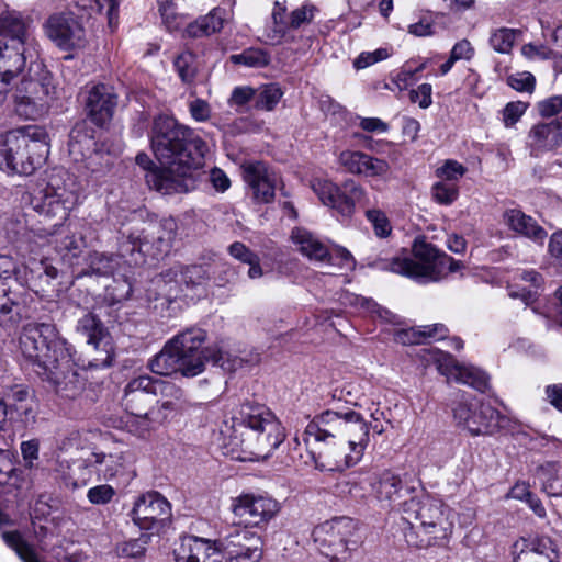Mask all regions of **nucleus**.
<instances>
[{"instance_id":"nucleus-1","label":"nucleus","mask_w":562,"mask_h":562,"mask_svg":"<svg viewBox=\"0 0 562 562\" xmlns=\"http://www.w3.org/2000/svg\"><path fill=\"white\" fill-rule=\"evenodd\" d=\"M150 145L165 169L151 170L146 182L162 194L186 193L196 187L203 175L206 143L189 126L169 115L153 121Z\"/></svg>"},{"instance_id":"nucleus-2","label":"nucleus","mask_w":562,"mask_h":562,"mask_svg":"<svg viewBox=\"0 0 562 562\" xmlns=\"http://www.w3.org/2000/svg\"><path fill=\"white\" fill-rule=\"evenodd\" d=\"M23 356L36 367L38 374L52 381L57 392L74 397L80 390L77 373L72 371V348L50 323H30L20 336Z\"/></svg>"},{"instance_id":"nucleus-3","label":"nucleus","mask_w":562,"mask_h":562,"mask_svg":"<svg viewBox=\"0 0 562 562\" xmlns=\"http://www.w3.org/2000/svg\"><path fill=\"white\" fill-rule=\"evenodd\" d=\"M182 396V390L169 381L148 375L131 380L123 396V405L128 414V431L143 437L164 425L178 409Z\"/></svg>"},{"instance_id":"nucleus-4","label":"nucleus","mask_w":562,"mask_h":562,"mask_svg":"<svg viewBox=\"0 0 562 562\" xmlns=\"http://www.w3.org/2000/svg\"><path fill=\"white\" fill-rule=\"evenodd\" d=\"M49 138L38 125H26L0 136V169L8 175L30 176L46 160Z\"/></svg>"},{"instance_id":"nucleus-5","label":"nucleus","mask_w":562,"mask_h":562,"mask_svg":"<svg viewBox=\"0 0 562 562\" xmlns=\"http://www.w3.org/2000/svg\"><path fill=\"white\" fill-rule=\"evenodd\" d=\"M374 265L379 269L411 278L419 283L439 282L462 267L460 261L440 251L424 237L415 239L412 256L404 254L392 259H379Z\"/></svg>"},{"instance_id":"nucleus-6","label":"nucleus","mask_w":562,"mask_h":562,"mask_svg":"<svg viewBox=\"0 0 562 562\" xmlns=\"http://www.w3.org/2000/svg\"><path fill=\"white\" fill-rule=\"evenodd\" d=\"M81 203L80 186L67 172L50 177L47 184L31 199L35 212L48 218L67 220L71 210Z\"/></svg>"},{"instance_id":"nucleus-7","label":"nucleus","mask_w":562,"mask_h":562,"mask_svg":"<svg viewBox=\"0 0 562 562\" xmlns=\"http://www.w3.org/2000/svg\"><path fill=\"white\" fill-rule=\"evenodd\" d=\"M319 552L331 562H345L361 543L359 524L346 516L326 520L313 530Z\"/></svg>"},{"instance_id":"nucleus-8","label":"nucleus","mask_w":562,"mask_h":562,"mask_svg":"<svg viewBox=\"0 0 562 562\" xmlns=\"http://www.w3.org/2000/svg\"><path fill=\"white\" fill-rule=\"evenodd\" d=\"M405 519H414L429 544H445L453 530L452 510L439 499L411 497L403 503Z\"/></svg>"},{"instance_id":"nucleus-9","label":"nucleus","mask_w":562,"mask_h":562,"mask_svg":"<svg viewBox=\"0 0 562 562\" xmlns=\"http://www.w3.org/2000/svg\"><path fill=\"white\" fill-rule=\"evenodd\" d=\"M10 92L16 114L24 119H35L43 111L48 89L32 78L22 77L19 80L0 74V105L8 99Z\"/></svg>"},{"instance_id":"nucleus-10","label":"nucleus","mask_w":562,"mask_h":562,"mask_svg":"<svg viewBox=\"0 0 562 562\" xmlns=\"http://www.w3.org/2000/svg\"><path fill=\"white\" fill-rule=\"evenodd\" d=\"M206 333L199 327H190L175 336L171 341L182 357L184 376H195L204 371L205 362L223 366V352L217 346L202 348Z\"/></svg>"},{"instance_id":"nucleus-11","label":"nucleus","mask_w":562,"mask_h":562,"mask_svg":"<svg viewBox=\"0 0 562 562\" xmlns=\"http://www.w3.org/2000/svg\"><path fill=\"white\" fill-rule=\"evenodd\" d=\"M247 427L260 435L262 445L278 448L285 438L284 428L274 414L263 405L246 403L232 416V428Z\"/></svg>"},{"instance_id":"nucleus-12","label":"nucleus","mask_w":562,"mask_h":562,"mask_svg":"<svg viewBox=\"0 0 562 562\" xmlns=\"http://www.w3.org/2000/svg\"><path fill=\"white\" fill-rule=\"evenodd\" d=\"M235 525L244 528H263L281 510L280 503L267 494L243 493L232 499Z\"/></svg>"},{"instance_id":"nucleus-13","label":"nucleus","mask_w":562,"mask_h":562,"mask_svg":"<svg viewBox=\"0 0 562 562\" xmlns=\"http://www.w3.org/2000/svg\"><path fill=\"white\" fill-rule=\"evenodd\" d=\"M312 188L324 205L344 217H350L355 213L356 203H362L367 198L366 190L353 180L338 187L329 180L318 179L313 181Z\"/></svg>"},{"instance_id":"nucleus-14","label":"nucleus","mask_w":562,"mask_h":562,"mask_svg":"<svg viewBox=\"0 0 562 562\" xmlns=\"http://www.w3.org/2000/svg\"><path fill=\"white\" fill-rule=\"evenodd\" d=\"M46 36L61 50L70 52L86 47L87 31L81 20L72 12H57L44 23Z\"/></svg>"},{"instance_id":"nucleus-15","label":"nucleus","mask_w":562,"mask_h":562,"mask_svg":"<svg viewBox=\"0 0 562 562\" xmlns=\"http://www.w3.org/2000/svg\"><path fill=\"white\" fill-rule=\"evenodd\" d=\"M218 548L227 562H259L262 541L259 535L241 526H235L221 539Z\"/></svg>"},{"instance_id":"nucleus-16","label":"nucleus","mask_w":562,"mask_h":562,"mask_svg":"<svg viewBox=\"0 0 562 562\" xmlns=\"http://www.w3.org/2000/svg\"><path fill=\"white\" fill-rule=\"evenodd\" d=\"M422 352L423 359L428 363L436 364L438 371L448 379H453L481 392L487 389L488 379L481 370L471 366H461L450 353L437 348L423 349Z\"/></svg>"},{"instance_id":"nucleus-17","label":"nucleus","mask_w":562,"mask_h":562,"mask_svg":"<svg viewBox=\"0 0 562 562\" xmlns=\"http://www.w3.org/2000/svg\"><path fill=\"white\" fill-rule=\"evenodd\" d=\"M131 514L140 529L158 533L170 521L171 506L160 493L150 491L136 498Z\"/></svg>"},{"instance_id":"nucleus-18","label":"nucleus","mask_w":562,"mask_h":562,"mask_svg":"<svg viewBox=\"0 0 562 562\" xmlns=\"http://www.w3.org/2000/svg\"><path fill=\"white\" fill-rule=\"evenodd\" d=\"M363 427V418L355 411L344 414L326 411L316 417L314 425L308 426L307 434L315 441H324L327 438L339 436L340 432L361 431L364 429Z\"/></svg>"},{"instance_id":"nucleus-19","label":"nucleus","mask_w":562,"mask_h":562,"mask_svg":"<svg viewBox=\"0 0 562 562\" xmlns=\"http://www.w3.org/2000/svg\"><path fill=\"white\" fill-rule=\"evenodd\" d=\"M240 169L255 203L267 204L274 200L277 175L266 162L246 161Z\"/></svg>"},{"instance_id":"nucleus-20","label":"nucleus","mask_w":562,"mask_h":562,"mask_svg":"<svg viewBox=\"0 0 562 562\" xmlns=\"http://www.w3.org/2000/svg\"><path fill=\"white\" fill-rule=\"evenodd\" d=\"M76 330L87 338L88 345L101 348L103 352V357L92 358L88 366L94 369L111 366L114 357L113 344L101 321L92 313H87L78 319Z\"/></svg>"},{"instance_id":"nucleus-21","label":"nucleus","mask_w":562,"mask_h":562,"mask_svg":"<svg viewBox=\"0 0 562 562\" xmlns=\"http://www.w3.org/2000/svg\"><path fill=\"white\" fill-rule=\"evenodd\" d=\"M513 562H560L559 548L549 536L529 535L512 547Z\"/></svg>"},{"instance_id":"nucleus-22","label":"nucleus","mask_w":562,"mask_h":562,"mask_svg":"<svg viewBox=\"0 0 562 562\" xmlns=\"http://www.w3.org/2000/svg\"><path fill=\"white\" fill-rule=\"evenodd\" d=\"M562 147V116L535 123L527 133L526 148L539 158Z\"/></svg>"},{"instance_id":"nucleus-23","label":"nucleus","mask_w":562,"mask_h":562,"mask_svg":"<svg viewBox=\"0 0 562 562\" xmlns=\"http://www.w3.org/2000/svg\"><path fill=\"white\" fill-rule=\"evenodd\" d=\"M218 540L187 536L181 538L173 550L176 562H222L223 553Z\"/></svg>"},{"instance_id":"nucleus-24","label":"nucleus","mask_w":562,"mask_h":562,"mask_svg":"<svg viewBox=\"0 0 562 562\" xmlns=\"http://www.w3.org/2000/svg\"><path fill=\"white\" fill-rule=\"evenodd\" d=\"M338 162L347 172L366 178H384L391 168L385 159L360 150H342Z\"/></svg>"},{"instance_id":"nucleus-25","label":"nucleus","mask_w":562,"mask_h":562,"mask_svg":"<svg viewBox=\"0 0 562 562\" xmlns=\"http://www.w3.org/2000/svg\"><path fill=\"white\" fill-rule=\"evenodd\" d=\"M38 57V46L9 44L8 41H0V74L16 79L23 75L27 60L33 64Z\"/></svg>"},{"instance_id":"nucleus-26","label":"nucleus","mask_w":562,"mask_h":562,"mask_svg":"<svg viewBox=\"0 0 562 562\" xmlns=\"http://www.w3.org/2000/svg\"><path fill=\"white\" fill-rule=\"evenodd\" d=\"M117 97L112 87L99 83L88 91L86 111L88 117L98 126L108 124L114 114Z\"/></svg>"},{"instance_id":"nucleus-27","label":"nucleus","mask_w":562,"mask_h":562,"mask_svg":"<svg viewBox=\"0 0 562 562\" xmlns=\"http://www.w3.org/2000/svg\"><path fill=\"white\" fill-rule=\"evenodd\" d=\"M5 403L8 418L27 425L35 420L36 404L27 386L13 385L2 397Z\"/></svg>"},{"instance_id":"nucleus-28","label":"nucleus","mask_w":562,"mask_h":562,"mask_svg":"<svg viewBox=\"0 0 562 562\" xmlns=\"http://www.w3.org/2000/svg\"><path fill=\"white\" fill-rule=\"evenodd\" d=\"M31 21L24 19L18 11H7L0 14V41L9 44L38 46L30 32Z\"/></svg>"},{"instance_id":"nucleus-29","label":"nucleus","mask_w":562,"mask_h":562,"mask_svg":"<svg viewBox=\"0 0 562 562\" xmlns=\"http://www.w3.org/2000/svg\"><path fill=\"white\" fill-rule=\"evenodd\" d=\"M418 486L419 482L414 479L405 477V481H403L392 472H384L374 488L381 501L395 502L413 494Z\"/></svg>"},{"instance_id":"nucleus-30","label":"nucleus","mask_w":562,"mask_h":562,"mask_svg":"<svg viewBox=\"0 0 562 562\" xmlns=\"http://www.w3.org/2000/svg\"><path fill=\"white\" fill-rule=\"evenodd\" d=\"M178 225L175 218L168 217L148 224L144 229L143 240L153 245L158 254H168L177 235Z\"/></svg>"},{"instance_id":"nucleus-31","label":"nucleus","mask_w":562,"mask_h":562,"mask_svg":"<svg viewBox=\"0 0 562 562\" xmlns=\"http://www.w3.org/2000/svg\"><path fill=\"white\" fill-rule=\"evenodd\" d=\"M290 238L296 251L310 260L324 261L329 255L327 246L306 228H293Z\"/></svg>"},{"instance_id":"nucleus-32","label":"nucleus","mask_w":562,"mask_h":562,"mask_svg":"<svg viewBox=\"0 0 562 562\" xmlns=\"http://www.w3.org/2000/svg\"><path fill=\"white\" fill-rule=\"evenodd\" d=\"M504 220L514 232L537 244L543 245L547 238V232L531 216L526 215L520 210L512 209L504 213Z\"/></svg>"},{"instance_id":"nucleus-33","label":"nucleus","mask_w":562,"mask_h":562,"mask_svg":"<svg viewBox=\"0 0 562 562\" xmlns=\"http://www.w3.org/2000/svg\"><path fill=\"white\" fill-rule=\"evenodd\" d=\"M150 371L159 375H169L175 372H180L184 375V367L182 364V357L171 339L164 346L148 364Z\"/></svg>"},{"instance_id":"nucleus-34","label":"nucleus","mask_w":562,"mask_h":562,"mask_svg":"<svg viewBox=\"0 0 562 562\" xmlns=\"http://www.w3.org/2000/svg\"><path fill=\"white\" fill-rule=\"evenodd\" d=\"M224 14L223 9H213L206 15L190 23L186 29V34L191 38H198L220 32L224 25Z\"/></svg>"},{"instance_id":"nucleus-35","label":"nucleus","mask_w":562,"mask_h":562,"mask_svg":"<svg viewBox=\"0 0 562 562\" xmlns=\"http://www.w3.org/2000/svg\"><path fill=\"white\" fill-rule=\"evenodd\" d=\"M498 412L490 404L477 401V406L471 415L469 431L472 435H484L492 432L498 426Z\"/></svg>"},{"instance_id":"nucleus-36","label":"nucleus","mask_w":562,"mask_h":562,"mask_svg":"<svg viewBox=\"0 0 562 562\" xmlns=\"http://www.w3.org/2000/svg\"><path fill=\"white\" fill-rule=\"evenodd\" d=\"M20 305L5 282L0 283V326L15 328L22 319Z\"/></svg>"},{"instance_id":"nucleus-37","label":"nucleus","mask_w":562,"mask_h":562,"mask_svg":"<svg viewBox=\"0 0 562 562\" xmlns=\"http://www.w3.org/2000/svg\"><path fill=\"white\" fill-rule=\"evenodd\" d=\"M229 60L235 65H243L249 68H263L271 61L269 52L259 47H249L239 54L229 56Z\"/></svg>"},{"instance_id":"nucleus-38","label":"nucleus","mask_w":562,"mask_h":562,"mask_svg":"<svg viewBox=\"0 0 562 562\" xmlns=\"http://www.w3.org/2000/svg\"><path fill=\"white\" fill-rule=\"evenodd\" d=\"M283 91L277 83L261 85L256 89L254 108L261 111H272L280 102Z\"/></svg>"},{"instance_id":"nucleus-39","label":"nucleus","mask_w":562,"mask_h":562,"mask_svg":"<svg viewBox=\"0 0 562 562\" xmlns=\"http://www.w3.org/2000/svg\"><path fill=\"white\" fill-rule=\"evenodd\" d=\"M14 277L21 285H29L26 267L19 265L12 257L0 255V283Z\"/></svg>"},{"instance_id":"nucleus-40","label":"nucleus","mask_w":562,"mask_h":562,"mask_svg":"<svg viewBox=\"0 0 562 562\" xmlns=\"http://www.w3.org/2000/svg\"><path fill=\"white\" fill-rule=\"evenodd\" d=\"M2 538L23 562H41L32 546H30L19 532H3Z\"/></svg>"},{"instance_id":"nucleus-41","label":"nucleus","mask_w":562,"mask_h":562,"mask_svg":"<svg viewBox=\"0 0 562 562\" xmlns=\"http://www.w3.org/2000/svg\"><path fill=\"white\" fill-rule=\"evenodd\" d=\"M537 475L542 483L543 491L553 497H558L559 493H555L551 485H562V467L555 462H548L547 467H541L537 471Z\"/></svg>"},{"instance_id":"nucleus-42","label":"nucleus","mask_w":562,"mask_h":562,"mask_svg":"<svg viewBox=\"0 0 562 562\" xmlns=\"http://www.w3.org/2000/svg\"><path fill=\"white\" fill-rule=\"evenodd\" d=\"M173 66L180 79L184 83H191L194 81L198 72V66L196 57L193 53L189 50L182 52L173 60Z\"/></svg>"},{"instance_id":"nucleus-43","label":"nucleus","mask_w":562,"mask_h":562,"mask_svg":"<svg viewBox=\"0 0 562 562\" xmlns=\"http://www.w3.org/2000/svg\"><path fill=\"white\" fill-rule=\"evenodd\" d=\"M121 258L113 255L93 252L89 255L88 273L97 276H108L113 272L114 267Z\"/></svg>"},{"instance_id":"nucleus-44","label":"nucleus","mask_w":562,"mask_h":562,"mask_svg":"<svg viewBox=\"0 0 562 562\" xmlns=\"http://www.w3.org/2000/svg\"><path fill=\"white\" fill-rule=\"evenodd\" d=\"M132 293V283L125 277L114 278L110 284L105 286V300L109 304L114 305L126 301Z\"/></svg>"},{"instance_id":"nucleus-45","label":"nucleus","mask_w":562,"mask_h":562,"mask_svg":"<svg viewBox=\"0 0 562 562\" xmlns=\"http://www.w3.org/2000/svg\"><path fill=\"white\" fill-rule=\"evenodd\" d=\"M207 279V271L203 266L192 265L180 269L176 273V281L184 284L187 288H193L203 284Z\"/></svg>"},{"instance_id":"nucleus-46","label":"nucleus","mask_w":562,"mask_h":562,"mask_svg":"<svg viewBox=\"0 0 562 562\" xmlns=\"http://www.w3.org/2000/svg\"><path fill=\"white\" fill-rule=\"evenodd\" d=\"M516 31L513 29L501 27L491 33L490 45L499 54H508L515 43Z\"/></svg>"},{"instance_id":"nucleus-47","label":"nucleus","mask_w":562,"mask_h":562,"mask_svg":"<svg viewBox=\"0 0 562 562\" xmlns=\"http://www.w3.org/2000/svg\"><path fill=\"white\" fill-rule=\"evenodd\" d=\"M55 248L63 258H77L83 248V238L68 233L55 239Z\"/></svg>"},{"instance_id":"nucleus-48","label":"nucleus","mask_w":562,"mask_h":562,"mask_svg":"<svg viewBox=\"0 0 562 562\" xmlns=\"http://www.w3.org/2000/svg\"><path fill=\"white\" fill-rule=\"evenodd\" d=\"M477 406L476 398L462 396L452 407L453 418L458 426L469 430V423L474 408Z\"/></svg>"},{"instance_id":"nucleus-49","label":"nucleus","mask_w":562,"mask_h":562,"mask_svg":"<svg viewBox=\"0 0 562 562\" xmlns=\"http://www.w3.org/2000/svg\"><path fill=\"white\" fill-rule=\"evenodd\" d=\"M149 538L148 535L144 533L137 539L123 541L116 546L115 552L121 558H140L146 551Z\"/></svg>"},{"instance_id":"nucleus-50","label":"nucleus","mask_w":562,"mask_h":562,"mask_svg":"<svg viewBox=\"0 0 562 562\" xmlns=\"http://www.w3.org/2000/svg\"><path fill=\"white\" fill-rule=\"evenodd\" d=\"M467 168L453 159H447L441 167L437 168L436 177L440 181L456 183L465 175Z\"/></svg>"},{"instance_id":"nucleus-51","label":"nucleus","mask_w":562,"mask_h":562,"mask_svg":"<svg viewBox=\"0 0 562 562\" xmlns=\"http://www.w3.org/2000/svg\"><path fill=\"white\" fill-rule=\"evenodd\" d=\"M366 217L371 223L374 234L380 238L391 235L392 226L386 214L379 209H370L366 211Z\"/></svg>"},{"instance_id":"nucleus-52","label":"nucleus","mask_w":562,"mask_h":562,"mask_svg":"<svg viewBox=\"0 0 562 562\" xmlns=\"http://www.w3.org/2000/svg\"><path fill=\"white\" fill-rule=\"evenodd\" d=\"M431 194L437 203L449 205L457 200L459 188L456 183L438 181L432 186Z\"/></svg>"},{"instance_id":"nucleus-53","label":"nucleus","mask_w":562,"mask_h":562,"mask_svg":"<svg viewBox=\"0 0 562 562\" xmlns=\"http://www.w3.org/2000/svg\"><path fill=\"white\" fill-rule=\"evenodd\" d=\"M364 429L355 432H340L339 437L346 440L350 451L356 454H362L369 442V425L364 422Z\"/></svg>"},{"instance_id":"nucleus-54","label":"nucleus","mask_w":562,"mask_h":562,"mask_svg":"<svg viewBox=\"0 0 562 562\" xmlns=\"http://www.w3.org/2000/svg\"><path fill=\"white\" fill-rule=\"evenodd\" d=\"M23 471L16 469L13 459H0V484L18 487L22 481Z\"/></svg>"},{"instance_id":"nucleus-55","label":"nucleus","mask_w":562,"mask_h":562,"mask_svg":"<svg viewBox=\"0 0 562 562\" xmlns=\"http://www.w3.org/2000/svg\"><path fill=\"white\" fill-rule=\"evenodd\" d=\"M537 110L541 117L553 119L562 112V94L549 97L537 103Z\"/></svg>"},{"instance_id":"nucleus-56","label":"nucleus","mask_w":562,"mask_h":562,"mask_svg":"<svg viewBox=\"0 0 562 562\" xmlns=\"http://www.w3.org/2000/svg\"><path fill=\"white\" fill-rule=\"evenodd\" d=\"M90 7L98 12L105 11L109 26L113 27L117 23L120 0H89Z\"/></svg>"},{"instance_id":"nucleus-57","label":"nucleus","mask_w":562,"mask_h":562,"mask_svg":"<svg viewBox=\"0 0 562 562\" xmlns=\"http://www.w3.org/2000/svg\"><path fill=\"white\" fill-rule=\"evenodd\" d=\"M528 109V104L522 101L509 102L503 110V122L506 127L515 125Z\"/></svg>"},{"instance_id":"nucleus-58","label":"nucleus","mask_w":562,"mask_h":562,"mask_svg":"<svg viewBox=\"0 0 562 562\" xmlns=\"http://www.w3.org/2000/svg\"><path fill=\"white\" fill-rule=\"evenodd\" d=\"M510 88L519 92H531L535 89L536 79L527 71L510 75L507 78Z\"/></svg>"},{"instance_id":"nucleus-59","label":"nucleus","mask_w":562,"mask_h":562,"mask_svg":"<svg viewBox=\"0 0 562 562\" xmlns=\"http://www.w3.org/2000/svg\"><path fill=\"white\" fill-rule=\"evenodd\" d=\"M316 11V7L310 3L293 10L290 15V26L299 29L301 25L312 22Z\"/></svg>"},{"instance_id":"nucleus-60","label":"nucleus","mask_w":562,"mask_h":562,"mask_svg":"<svg viewBox=\"0 0 562 562\" xmlns=\"http://www.w3.org/2000/svg\"><path fill=\"white\" fill-rule=\"evenodd\" d=\"M432 87L430 83H422L409 91V100L418 103L420 109H428L432 103Z\"/></svg>"},{"instance_id":"nucleus-61","label":"nucleus","mask_w":562,"mask_h":562,"mask_svg":"<svg viewBox=\"0 0 562 562\" xmlns=\"http://www.w3.org/2000/svg\"><path fill=\"white\" fill-rule=\"evenodd\" d=\"M115 491L110 485H98L88 490L87 497L92 504H108L111 502Z\"/></svg>"},{"instance_id":"nucleus-62","label":"nucleus","mask_w":562,"mask_h":562,"mask_svg":"<svg viewBox=\"0 0 562 562\" xmlns=\"http://www.w3.org/2000/svg\"><path fill=\"white\" fill-rule=\"evenodd\" d=\"M81 446V437L77 431L64 437L57 441V449L54 453H74Z\"/></svg>"},{"instance_id":"nucleus-63","label":"nucleus","mask_w":562,"mask_h":562,"mask_svg":"<svg viewBox=\"0 0 562 562\" xmlns=\"http://www.w3.org/2000/svg\"><path fill=\"white\" fill-rule=\"evenodd\" d=\"M521 53L529 59H550L553 56V52L544 45L525 44L521 48Z\"/></svg>"},{"instance_id":"nucleus-64","label":"nucleus","mask_w":562,"mask_h":562,"mask_svg":"<svg viewBox=\"0 0 562 562\" xmlns=\"http://www.w3.org/2000/svg\"><path fill=\"white\" fill-rule=\"evenodd\" d=\"M189 110L191 116L198 122H205L211 116V109L206 101L202 99H195L190 102Z\"/></svg>"}]
</instances>
